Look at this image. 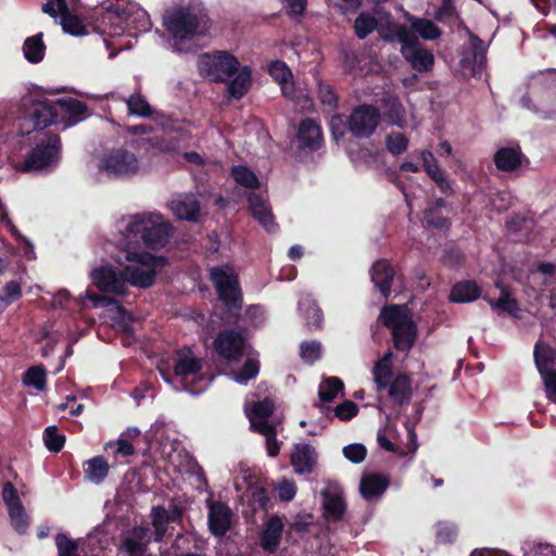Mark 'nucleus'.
<instances>
[{
  "label": "nucleus",
  "mask_w": 556,
  "mask_h": 556,
  "mask_svg": "<svg viewBox=\"0 0 556 556\" xmlns=\"http://www.w3.org/2000/svg\"><path fill=\"white\" fill-rule=\"evenodd\" d=\"M87 110L85 102L73 98L56 101L38 100L33 103L28 113L20 118L18 131L25 136L52 124L63 123L65 126H71L77 123Z\"/></svg>",
  "instance_id": "nucleus-1"
},
{
  "label": "nucleus",
  "mask_w": 556,
  "mask_h": 556,
  "mask_svg": "<svg viewBox=\"0 0 556 556\" xmlns=\"http://www.w3.org/2000/svg\"><path fill=\"white\" fill-rule=\"evenodd\" d=\"M208 278L224 305L225 321L237 325L241 317L243 292L235 267L229 263L213 266L208 269Z\"/></svg>",
  "instance_id": "nucleus-2"
},
{
  "label": "nucleus",
  "mask_w": 556,
  "mask_h": 556,
  "mask_svg": "<svg viewBox=\"0 0 556 556\" xmlns=\"http://www.w3.org/2000/svg\"><path fill=\"white\" fill-rule=\"evenodd\" d=\"M123 233L128 240L140 238L147 248L159 250L169 242L174 228L161 214L141 213L130 217Z\"/></svg>",
  "instance_id": "nucleus-3"
},
{
  "label": "nucleus",
  "mask_w": 556,
  "mask_h": 556,
  "mask_svg": "<svg viewBox=\"0 0 556 556\" xmlns=\"http://www.w3.org/2000/svg\"><path fill=\"white\" fill-rule=\"evenodd\" d=\"M205 18L201 10L193 7H174L163 15V26L179 41H189L205 34Z\"/></svg>",
  "instance_id": "nucleus-4"
},
{
  "label": "nucleus",
  "mask_w": 556,
  "mask_h": 556,
  "mask_svg": "<svg viewBox=\"0 0 556 556\" xmlns=\"http://www.w3.org/2000/svg\"><path fill=\"white\" fill-rule=\"evenodd\" d=\"M102 21L109 20L114 24L113 33L123 34L126 28L135 31H148L152 23L144 9L130 0H116V3L109 0L103 2Z\"/></svg>",
  "instance_id": "nucleus-5"
},
{
  "label": "nucleus",
  "mask_w": 556,
  "mask_h": 556,
  "mask_svg": "<svg viewBox=\"0 0 556 556\" xmlns=\"http://www.w3.org/2000/svg\"><path fill=\"white\" fill-rule=\"evenodd\" d=\"M379 320L391 330L393 346L396 351L408 353L413 349L418 330L405 306L397 304L383 306Z\"/></svg>",
  "instance_id": "nucleus-6"
},
{
  "label": "nucleus",
  "mask_w": 556,
  "mask_h": 556,
  "mask_svg": "<svg viewBox=\"0 0 556 556\" xmlns=\"http://www.w3.org/2000/svg\"><path fill=\"white\" fill-rule=\"evenodd\" d=\"M90 279L97 289L104 294H96L88 292V299L93 302L94 306H109L115 304L116 301L110 296L127 294V286L122 270L112 265H103L93 268L90 273Z\"/></svg>",
  "instance_id": "nucleus-7"
},
{
  "label": "nucleus",
  "mask_w": 556,
  "mask_h": 556,
  "mask_svg": "<svg viewBox=\"0 0 556 556\" xmlns=\"http://www.w3.org/2000/svg\"><path fill=\"white\" fill-rule=\"evenodd\" d=\"M61 148L62 143L59 135L45 134L26 154L20 169L24 173H29L55 166L60 160Z\"/></svg>",
  "instance_id": "nucleus-8"
},
{
  "label": "nucleus",
  "mask_w": 556,
  "mask_h": 556,
  "mask_svg": "<svg viewBox=\"0 0 556 556\" xmlns=\"http://www.w3.org/2000/svg\"><path fill=\"white\" fill-rule=\"evenodd\" d=\"M239 66V60L224 50L203 53L198 61L200 75L213 83H227L238 72Z\"/></svg>",
  "instance_id": "nucleus-9"
},
{
  "label": "nucleus",
  "mask_w": 556,
  "mask_h": 556,
  "mask_svg": "<svg viewBox=\"0 0 556 556\" xmlns=\"http://www.w3.org/2000/svg\"><path fill=\"white\" fill-rule=\"evenodd\" d=\"M127 258L140 263L148 267L142 269L137 266H126L123 270L125 285L130 283L138 288H149L155 282L156 269H162L168 264V260L164 256H156L148 252L128 253Z\"/></svg>",
  "instance_id": "nucleus-10"
},
{
  "label": "nucleus",
  "mask_w": 556,
  "mask_h": 556,
  "mask_svg": "<svg viewBox=\"0 0 556 556\" xmlns=\"http://www.w3.org/2000/svg\"><path fill=\"white\" fill-rule=\"evenodd\" d=\"M395 36L401 43V54L415 71L424 73L432 70L433 53L421 47L418 37L406 25H395Z\"/></svg>",
  "instance_id": "nucleus-11"
},
{
  "label": "nucleus",
  "mask_w": 556,
  "mask_h": 556,
  "mask_svg": "<svg viewBox=\"0 0 556 556\" xmlns=\"http://www.w3.org/2000/svg\"><path fill=\"white\" fill-rule=\"evenodd\" d=\"M203 361L193 356L192 352H179L175 362L174 372L180 379L184 389L190 394H200L211 382L201 370Z\"/></svg>",
  "instance_id": "nucleus-12"
},
{
  "label": "nucleus",
  "mask_w": 556,
  "mask_h": 556,
  "mask_svg": "<svg viewBox=\"0 0 556 556\" xmlns=\"http://www.w3.org/2000/svg\"><path fill=\"white\" fill-rule=\"evenodd\" d=\"M380 121L381 114L377 106L359 104L352 110L348 118V129L353 137L367 139L375 134Z\"/></svg>",
  "instance_id": "nucleus-13"
},
{
  "label": "nucleus",
  "mask_w": 556,
  "mask_h": 556,
  "mask_svg": "<svg viewBox=\"0 0 556 556\" xmlns=\"http://www.w3.org/2000/svg\"><path fill=\"white\" fill-rule=\"evenodd\" d=\"M100 168L110 177H128L138 173L139 160L127 149H113L103 156Z\"/></svg>",
  "instance_id": "nucleus-14"
},
{
  "label": "nucleus",
  "mask_w": 556,
  "mask_h": 556,
  "mask_svg": "<svg viewBox=\"0 0 556 556\" xmlns=\"http://www.w3.org/2000/svg\"><path fill=\"white\" fill-rule=\"evenodd\" d=\"M323 517L330 522H338L343 519L346 511V502L343 490L338 482L329 481L320 491Z\"/></svg>",
  "instance_id": "nucleus-15"
},
{
  "label": "nucleus",
  "mask_w": 556,
  "mask_h": 556,
  "mask_svg": "<svg viewBox=\"0 0 556 556\" xmlns=\"http://www.w3.org/2000/svg\"><path fill=\"white\" fill-rule=\"evenodd\" d=\"M296 143L298 148L306 153L319 150L324 143L320 125L311 117L302 119L296 131Z\"/></svg>",
  "instance_id": "nucleus-16"
},
{
  "label": "nucleus",
  "mask_w": 556,
  "mask_h": 556,
  "mask_svg": "<svg viewBox=\"0 0 556 556\" xmlns=\"http://www.w3.org/2000/svg\"><path fill=\"white\" fill-rule=\"evenodd\" d=\"M244 345L243 336L233 329L220 331L214 341L216 352L227 361L239 359L243 355Z\"/></svg>",
  "instance_id": "nucleus-17"
},
{
  "label": "nucleus",
  "mask_w": 556,
  "mask_h": 556,
  "mask_svg": "<svg viewBox=\"0 0 556 556\" xmlns=\"http://www.w3.org/2000/svg\"><path fill=\"white\" fill-rule=\"evenodd\" d=\"M151 541V529L149 527H134L129 533L122 539L121 551H123L126 556H146L148 545Z\"/></svg>",
  "instance_id": "nucleus-18"
},
{
  "label": "nucleus",
  "mask_w": 556,
  "mask_h": 556,
  "mask_svg": "<svg viewBox=\"0 0 556 556\" xmlns=\"http://www.w3.org/2000/svg\"><path fill=\"white\" fill-rule=\"evenodd\" d=\"M207 523L210 532L217 538L224 536L230 529L232 513L224 502H213L208 507Z\"/></svg>",
  "instance_id": "nucleus-19"
},
{
  "label": "nucleus",
  "mask_w": 556,
  "mask_h": 556,
  "mask_svg": "<svg viewBox=\"0 0 556 556\" xmlns=\"http://www.w3.org/2000/svg\"><path fill=\"white\" fill-rule=\"evenodd\" d=\"M495 286L501 291L500 298L494 300L484 295L482 299L488 302L492 311L498 314L507 313L514 318H520V306L518 301L511 295L510 288L501 281H496Z\"/></svg>",
  "instance_id": "nucleus-20"
},
{
  "label": "nucleus",
  "mask_w": 556,
  "mask_h": 556,
  "mask_svg": "<svg viewBox=\"0 0 556 556\" xmlns=\"http://www.w3.org/2000/svg\"><path fill=\"white\" fill-rule=\"evenodd\" d=\"M395 271L392 265L384 258L376 261L370 269L371 281L375 288L387 300L391 294V287Z\"/></svg>",
  "instance_id": "nucleus-21"
},
{
  "label": "nucleus",
  "mask_w": 556,
  "mask_h": 556,
  "mask_svg": "<svg viewBox=\"0 0 556 556\" xmlns=\"http://www.w3.org/2000/svg\"><path fill=\"white\" fill-rule=\"evenodd\" d=\"M390 479L388 476L371 472L364 475L359 481V492L366 501L379 498L389 488Z\"/></svg>",
  "instance_id": "nucleus-22"
},
{
  "label": "nucleus",
  "mask_w": 556,
  "mask_h": 556,
  "mask_svg": "<svg viewBox=\"0 0 556 556\" xmlns=\"http://www.w3.org/2000/svg\"><path fill=\"white\" fill-rule=\"evenodd\" d=\"M283 532V523L278 516H271L265 523L260 536V545L264 552L274 554L279 548Z\"/></svg>",
  "instance_id": "nucleus-23"
},
{
  "label": "nucleus",
  "mask_w": 556,
  "mask_h": 556,
  "mask_svg": "<svg viewBox=\"0 0 556 556\" xmlns=\"http://www.w3.org/2000/svg\"><path fill=\"white\" fill-rule=\"evenodd\" d=\"M248 203L253 218L256 219L268 232L274 231L277 224L275 223L270 207L262 194L254 192L250 193L248 197Z\"/></svg>",
  "instance_id": "nucleus-24"
},
{
  "label": "nucleus",
  "mask_w": 556,
  "mask_h": 556,
  "mask_svg": "<svg viewBox=\"0 0 556 556\" xmlns=\"http://www.w3.org/2000/svg\"><path fill=\"white\" fill-rule=\"evenodd\" d=\"M393 352L389 350L374 365L371 374L377 392L386 391L395 377L393 371Z\"/></svg>",
  "instance_id": "nucleus-25"
},
{
  "label": "nucleus",
  "mask_w": 556,
  "mask_h": 556,
  "mask_svg": "<svg viewBox=\"0 0 556 556\" xmlns=\"http://www.w3.org/2000/svg\"><path fill=\"white\" fill-rule=\"evenodd\" d=\"M170 210L181 220L197 222L200 203L193 194H180L170 202Z\"/></svg>",
  "instance_id": "nucleus-26"
},
{
  "label": "nucleus",
  "mask_w": 556,
  "mask_h": 556,
  "mask_svg": "<svg viewBox=\"0 0 556 556\" xmlns=\"http://www.w3.org/2000/svg\"><path fill=\"white\" fill-rule=\"evenodd\" d=\"M388 396L400 406L409 404L413 396L412 379L407 374L399 372L387 388Z\"/></svg>",
  "instance_id": "nucleus-27"
},
{
  "label": "nucleus",
  "mask_w": 556,
  "mask_h": 556,
  "mask_svg": "<svg viewBox=\"0 0 556 556\" xmlns=\"http://www.w3.org/2000/svg\"><path fill=\"white\" fill-rule=\"evenodd\" d=\"M291 465L298 473H312L316 465L315 448L309 444H296L291 455Z\"/></svg>",
  "instance_id": "nucleus-28"
},
{
  "label": "nucleus",
  "mask_w": 556,
  "mask_h": 556,
  "mask_svg": "<svg viewBox=\"0 0 556 556\" xmlns=\"http://www.w3.org/2000/svg\"><path fill=\"white\" fill-rule=\"evenodd\" d=\"M523 157L525 155L519 147H504L495 152L493 161L497 169L514 172L521 166Z\"/></svg>",
  "instance_id": "nucleus-29"
},
{
  "label": "nucleus",
  "mask_w": 556,
  "mask_h": 556,
  "mask_svg": "<svg viewBox=\"0 0 556 556\" xmlns=\"http://www.w3.org/2000/svg\"><path fill=\"white\" fill-rule=\"evenodd\" d=\"M481 298V288L475 280L456 282L450 292L448 299L453 303H469Z\"/></svg>",
  "instance_id": "nucleus-30"
},
{
  "label": "nucleus",
  "mask_w": 556,
  "mask_h": 556,
  "mask_svg": "<svg viewBox=\"0 0 556 556\" xmlns=\"http://www.w3.org/2000/svg\"><path fill=\"white\" fill-rule=\"evenodd\" d=\"M235 75L231 80L228 79L227 81V93L229 98L240 100L245 96L251 86L252 71L247 65L239 66Z\"/></svg>",
  "instance_id": "nucleus-31"
},
{
  "label": "nucleus",
  "mask_w": 556,
  "mask_h": 556,
  "mask_svg": "<svg viewBox=\"0 0 556 556\" xmlns=\"http://www.w3.org/2000/svg\"><path fill=\"white\" fill-rule=\"evenodd\" d=\"M110 465L104 456H94L84 463V477L86 480L100 484L108 477Z\"/></svg>",
  "instance_id": "nucleus-32"
},
{
  "label": "nucleus",
  "mask_w": 556,
  "mask_h": 556,
  "mask_svg": "<svg viewBox=\"0 0 556 556\" xmlns=\"http://www.w3.org/2000/svg\"><path fill=\"white\" fill-rule=\"evenodd\" d=\"M413 34H418L424 40H435L441 37L442 30L431 20L410 16L408 18Z\"/></svg>",
  "instance_id": "nucleus-33"
},
{
  "label": "nucleus",
  "mask_w": 556,
  "mask_h": 556,
  "mask_svg": "<svg viewBox=\"0 0 556 556\" xmlns=\"http://www.w3.org/2000/svg\"><path fill=\"white\" fill-rule=\"evenodd\" d=\"M153 532L151 531L152 541L162 542L167 533L169 519L167 509L164 506H154L151 511Z\"/></svg>",
  "instance_id": "nucleus-34"
},
{
  "label": "nucleus",
  "mask_w": 556,
  "mask_h": 556,
  "mask_svg": "<svg viewBox=\"0 0 556 556\" xmlns=\"http://www.w3.org/2000/svg\"><path fill=\"white\" fill-rule=\"evenodd\" d=\"M534 363L541 377L549 372L552 369L548 368L554 363L555 351L547 344H543L538 341L534 345Z\"/></svg>",
  "instance_id": "nucleus-35"
},
{
  "label": "nucleus",
  "mask_w": 556,
  "mask_h": 556,
  "mask_svg": "<svg viewBox=\"0 0 556 556\" xmlns=\"http://www.w3.org/2000/svg\"><path fill=\"white\" fill-rule=\"evenodd\" d=\"M25 59L30 63H39L43 60L46 46L42 41V34L28 37L23 45Z\"/></svg>",
  "instance_id": "nucleus-36"
},
{
  "label": "nucleus",
  "mask_w": 556,
  "mask_h": 556,
  "mask_svg": "<svg viewBox=\"0 0 556 556\" xmlns=\"http://www.w3.org/2000/svg\"><path fill=\"white\" fill-rule=\"evenodd\" d=\"M23 384L33 387L37 391H43L47 388V371L43 365L30 366L22 377Z\"/></svg>",
  "instance_id": "nucleus-37"
},
{
  "label": "nucleus",
  "mask_w": 556,
  "mask_h": 556,
  "mask_svg": "<svg viewBox=\"0 0 556 556\" xmlns=\"http://www.w3.org/2000/svg\"><path fill=\"white\" fill-rule=\"evenodd\" d=\"M317 98L325 110L328 112H333L338 109V93L330 84L321 79L317 80Z\"/></svg>",
  "instance_id": "nucleus-38"
},
{
  "label": "nucleus",
  "mask_w": 556,
  "mask_h": 556,
  "mask_svg": "<svg viewBox=\"0 0 556 556\" xmlns=\"http://www.w3.org/2000/svg\"><path fill=\"white\" fill-rule=\"evenodd\" d=\"M378 27V20L367 11H363L354 21V31L358 39H365Z\"/></svg>",
  "instance_id": "nucleus-39"
},
{
  "label": "nucleus",
  "mask_w": 556,
  "mask_h": 556,
  "mask_svg": "<svg viewBox=\"0 0 556 556\" xmlns=\"http://www.w3.org/2000/svg\"><path fill=\"white\" fill-rule=\"evenodd\" d=\"M344 388L343 381L337 377H329L321 381L318 388V396L321 402L333 401Z\"/></svg>",
  "instance_id": "nucleus-40"
},
{
  "label": "nucleus",
  "mask_w": 556,
  "mask_h": 556,
  "mask_svg": "<svg viewBox=\"0 0 556 556\" xmlns=\"http://www.w3.org/2000/svg\"><path fill=\"white\" fill-rule=\"evenodd\" d=\"M231 177L242 187L249 189H257L260 187V180L255 173L244 165L232 166Z\"/></svg>",
  "instance_id": "nucleus-41"
},
{
  "label": "nucleus",
  "mask_w": 556,
  "mask_h": 556,
  "mask_svg": "<svg viewBox=\"0 0 556 556\" xmlns=\"http://www.w3.org/2000/svg\"><path fill=\"white\" fill-rule=\"evenodd\" d=\"M23 296L22 286L18 281H8L0 293V313H2L12 303L18 301Z\"/></svg>",
  "instance_id": "nucleus-42"
},
{
  "label": "nucleus",
  "mask_w": 556,
  "mask_h": 556,
  "mask_svg": "<svg viewBox=\"0 0 556 556\" xmlns=\"http://www.w3.org/2000/svg\"><path fill=\"white\" fill-rule=\"evenodd\" d=\"M304 308V317L308 327L320 329L324 321V314L316 301L306 300L301 303Z\"/></svg>",
  "instance_id": "nucleus-43"
},
{
  "label": "nucleus",
  "mask_w": 556,
  "mask_h": 556,
  "mask_svg": "<svg viewBox=\"0 0 556 556\" xmlns=\"http://www.w3.org/2000/svg\"><path fill=\"white\" fill-rule=\"evenodd\" d=\"M435 528V543L437 544H453L458 535L457 526L448 521H439Z\"/></svg>",
  "instance_id": "nucleus-44"
},
{
  "label": "nucleus",
  "mask_w": 556,
  "mask_h": 556,
  "mask_svg": "<svg viewBox=\"0 0 556 556\" xmlns=\"http://www.w3.org/2000/svg\"><path fill=\"white\" fill-rule=\"evenodd\" d=\"M12 527L20 534H24L29 527V518L25 511L24 505L20 504L8 508Z\"/></svg>",
  "instance_id": "nucleus-45"
},
{
  "label": "nucleus",
  "mask_w": 556,
  "mask_h": 556,
  "mask_svg": "<svg viewBox=\"0 0 556 556\" xmlns=\"http://www.w3.org/2000/svg\"><path fill=\"white\" fill-rule=\"evenodd\" d=\"M61 25L65 33L73 36H84L87 34L86 26L83 21L67 9L61 16Z\"/></svg>",
  "instance_id": "nucleus-46"
},
{
  "label": "nucleus",
  "mask_w": 556,
  "mask_h": 556,
  "mask_svg": "<svg viewBox=\"0 0 556 556\" xmlns=\"http://www.w3.org/2000/svg\"><path fill=\"white\" fill-rule=\"evenodd\" d=\"M127 109L129 114L140 116V117H149L152 114V108L147 101V99L139 94H131L126 101Z\"/></svg>",
  "instance_id": "nucleus-47"
},
{
  "label": "nucleus",
  "mask_w": 556,
  "mask_h": 556,
  "mask_svg": "<svg viewBox=\"0 0 556 556\" xmlns=\"http://www.w3.org/2000/svg\"><path fill=\"white\" fill-rule=\"evenodd\" d=\"M58 556H79L78 542L68 536V534L60 532L54 538Z\"/></svg>",
  "instance_id": "nucleus-48"
},
{
  "label": "nucleus",
  "mask_w": 556,
  "mask_h": 556,
  "mask_svg": "<svg viewBox=\"0 0 556 556\" xmlns=\"http://www.w3.org/2000/svg\"><path fill=\"white\" fill-rule=\"evenodd\" d=\"M283 97L296 101L303 109H309L314 105L313 99L308 94L298 96L293 78L279 84Z\"/></svg>",
  "instance_id": "nucleus-49"
},
{
  "label": "nucleus",
  "mask_w": 556,
  "mask_h": 556,
  "mask_svg": "<svg viewBox=\"0 0 556 556\" xmlns=\"http://www.w3.org/2000/svg\"><path fill=\"white\" fill-rule=\"evenodd\" d=\"M43 441L50 452L59 453L64 447L65 435L59 433L55 426H49L43 431Z\"/></svg>",
  "instance_id": "nucleus-50"
},
{
  "label": "nucleus",
  "mask_w": 556,
  "mask_h": 556,
  "mask_svg": "<svg viewBox=\"0 0 556 556\" xmlns=\"http://www.w3.org/2000/svg\"><path fill=\"white\" fill-rule=\"evenodd\" d=\"M408 138L403 132H391L386 138V147L393 155H400L406 151L408 147Z\"/></svg>",
  "instance_id": "nucleus-51"
},
{
  "label": "nucleus",
  "mask_w": 556,
  "mask_h": 556,
  "mask_svg": "<svg viewBox=\"0 0 556 556\" xmlns=\"http://www.w3.org/2000/svg\"><path fill=\"white\" fill-rule=\"evenodd\" d=\"M424 219L428 227L438 230L448 229L451 226L450 218L443 216L439 211H435V207H427L424 211Z\"/></svg>",
  "instance_id": "nucleus-52"
},
{
  "label": "nucleus",
  "mask_w": 556,
  "mask_h": 556,
  "mask_svg": "<svg viewBox=\"0 0 556 556\" xmlns=\"http://www.w3.org/2000/svg\"><path fill=\"white\" fill-rule=\"evenodd\" d=\"M274 413V403L269 399L263 401H256L252 404L250 410L247 412V416L255 419H268Z\"/></svg>",
  "instance_id": "nucleus-53"
},
{
  "label": "nucleus",
  "mask_w": 556,
  "mask_h": 556,
  "mask_svg": "<svg viewBox=\"0 0 556 556\" xmlns=\"http://www.w3.org/2000/svg\"><path fill=\"white\" fill-rule=\"evenodd\" d=\"M301 358L312 365L321 357V344L317 341H304L300 345Z\"/></svg>",
  "instance_id": "nucleus-54"
},
{
  "label": "nucleus",
  "mask_w": 556,
  "mask_h": 556,
  "mask_svg": "<svg viewBox=\"0 0 556 556\" xmlns=\"http://www.w3.org/2000/svg\"><path fill=\"white\" fill-rule=\"evenodd\" d=\"M268 74L278 84L293 78L291 70L280 60L271 61L268 65Z\"/></svg>",
  "instance_id": "nucleus-55"
},
{
  "label": "nucleus",
  "mask_w": 556,
  "mask_h": 556,
  "mask_svg": "<svg viewBox=\"0 0 556 556\" xmlns=\"http://www.w3.org/2000/svg\"><path fill=\"white\" fill-rule=\"evenodd\" d=\"M339 60L344 74H353L359 64L358 54L349 48H341L339 51Z\"/></svg>",
  "instance_id": "nucleus-56"
},
{
  "label": "nucleus",
  "mask_w": 556,
  "mask_h": 556,
  "mask_svg": "<svg viewBox=\"0 0 556 556\" xmlns=\"http://www.w3.org/2000/svg\"><path fill=\"white\" fill-rule=\"evenodd\" d=\"M286 11V14L292 18L302 17L307 9V0H279Z\"/></svg>",
  "instance_id": "nucleus-57"
},
{
  "label": "nucleus",
  "mask_w": 556,
  "mask_h": 556,
  "mask_svg": "<svg viewBox=\"0 0 556 556\" xmlns=\"http://www.w3.org/2000/svg\"><path fill=\"white\" fill-rule=\"evenodd\" d=\"M343 455L354 464L364 462L367 455V448L361 443H352L343 447Z\"/></svg>",
  "instance_id": "nucleus-58"
},
{
  "label": "nucleus",
  "mask_w": 556,
  "mask_h": 556,
  "mask_svg": "<svg viewBox=\"0 0 556 556\" xmlns=\"http://www.w3.org/2000/svg\"><path fill=\"white\" fill-rule=\"evenodd\" d=\"M260 371V364L257 361L248 358L240 369L237 380L241 383H247L255 378Z\"/></svg>",
  "instance_id": "nucleus-59"
},
{
  "label": "nucleus",
  "mask_w": 556,
  "mask_h": 556,
  "mask_svg": "<svg viewBox=\"0 0 556 556\" xmlns=\"http://www.w3.org/2000/svg\"><path fill=\"white\" fill-rule=\"evenodd\" d=\"M358 414V406L353 401L346 400L334 408V416L340 420H351Z\"/></svg>",
  "instance_id": "nucleus-60"
},
{
  "label": "nucleus",
  "mask_w": 556,
  "mask_h": 556,
  "mask_svg": "<svg viewBox=\"0 0 556 556\" xmlns=\"http://www.w3.org/2000/svg\"><path fill=\"white\" fill-rule=\"evenodd\" d=\"M394 429L391 426H387L384 429H380L377 432V442L381 448L387 452L395 453L397 451L396 445L392 442Z\"/></svg>",
  "instance_id": "nucleus-61"
},
{
  "label": "nucleus",
  "mask_w": 556,
  "mask_h": 556,
  "mask_svg": "<svg viewBox=\"0 0 556 556\" xmlns=\"http://www.w3.org/2000/svg\"><path fill=\"white\" fill-rule=\"evenodd\" d=\"M249 420L250 428L253 432L263 434L266 438L277 432L276 427L273 424H270L267 419H255L251 417Z\"/></svg>",
  "instance_id": "nucleus-62"
},
{
  "label": "nucleus",
  "mask_w": 556,
  "mask_h": 556,
  "mask_svg": "<svg viewBox=\"0 0 556 556\" xmlns=\"http://www.w3.org/2000/svg\"><path fill=\"white\" fill-rule=\"evenodd\" d=\"M67 9L66 0H47L42 7V11L52 17L61 16Z\"/></svg>",
  "instance_id": "nucleus-63"
},
{
  "label": "nucleus",
  "mask_w": 556,
  "mask_h": 556,
  "mask_svg": "<svg viewBox=\"0 0 556 556\" xmlns=\"http://www.w3.org/2000/svg\"><path fill=\"white\" fill-rule=\"evenodd\" d=\"M2 498L5 505L9 507L22 504L18 496L17 490L14 484L10 481L5 482L2 489Z\"/></svg>",
  "instance_id": "nucleus-64"
}]
</instances>
